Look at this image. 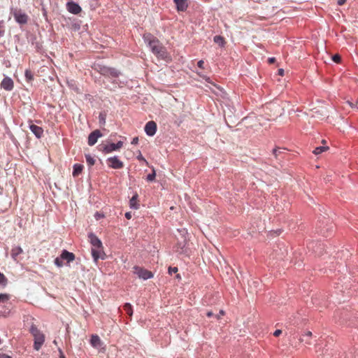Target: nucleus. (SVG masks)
I'll return each mask as SVG.
<instances>
[{
  "label": "nucleus",
  "instance_id": "obj_38",
  "mask_svg": "<svg viewBox=\"0 0 358 358\" xmlns=\"http://www.w3.org/2000/svg\"><path fill=\"white\" fill-rule=\"evenodd\" d=\"M282 334V331L280 330V329H277L274 331L273 333V336H275V337H278L279 336L280 334Z\"/></svg>",
  "mask_w": 358,
  "mask_h": 358
},
{
  "label": "nucleus",
  "instance_id": "obj_51",
  "mask_svg": "<svg viewBox=\"0 0 358 358\" xmlns=\"http://www.w3.org/2000/svg\"><path fill=\"white\" fill-rule=\"evenodd\" d=\"M347 103H348V104H349L352 108H353V107L355 106H354V104H353L352 102L349 101H347Z\"/></svg>",
  "mask_w": 358,
  "mask_h": 358
},
{
  "label": "nucleus",
  "instance_id": "obj_42",
  "mask_svg": "<svg viewBox=\"0 0 358 358\" xmlns=\"http://www.w3.org/2000/svg\"><path fill=\"white\" fill-rule=\"evenodd\" d=\"M132 217V215H131V212H127L125 213V217L128 220L131 219Z\"/></svg>",
  "mask_w": 358,
  "mask_h": 358
},
{
  "label": "nucleus",
  "instance_id": "obj_15",
  "mask_svg": "<svg viewBox=\"0 0 358 358\" xmlns=\"http://www.w3.org/2000/svg\"><path fill=\"white\" fill-rule=\"evenodd\" d=\"M66 8L69 12L73 14H78L81 11L80 6L73 1L68 2L66 4Z\"/></svg>",
  "mask_w": 358,
  "mask_h": 358
},
{
  "label": "nucleus",
  "instance_id": "obj_31",
  "mask_svg": "<svg viewBox=\"0 0 358 358\" xmlns=\"http://www.w3.org/2000/svg\"><path fill=\"white\" fill-rule=\"evenodd\" d=\"M7 284V279L3 274L0 273V285L5 287Z\"/></svg>",
  "mask_w": 358,
  "mask_h": 358
},
{
  "label": "nucleus",
  "instance_id": "obj_24",
  "mask_svg": "<svg viewBox=\"0 0 358 358\" xmlns=\"http://www.w3.org/2000/svg\"><path fill=\"white\" fill-rule=\"evenodd\" d=\"M213 41L215 43L219 45L220 47H224L225 45V40L221 36H215L213 38Z\"/></svg>",
  "mask_w": 358,
  "mask_h": 358
},
{
  "label": "nucleus",
  "instance_id": "obj_28",
  "mask_svg": "<svg viewBox=\"0 0 358 358\" xmlns=\"http://www.w3.org/2000/svg\"><path fill=\"white\" fill-rule=\"evenodd\" d=\"M106 114L103 113H100L99 115V122L101 125H104L106 124Z\"/></svg>",
  "mask_w": 358,
  "mask_h": 358
},
{
  "label": "nucleus",
  "instance_id": "obj_22",
  "mask_svg": "<svg viewBox=\"0 0 358 358\" xmlns=\"http://www.w3.org/2000/svg\"><path fill=\"white\" fill-rule=\"evenodd\" d=\"M319 228H320V234H322L323 236L327 235V232L329 230H333L334 226L331 223H329V224H327L326 226L322 227L321 225L319 226Z\"/></svg>",
  "mask_w": 358,
  "mask_h": 358
},
{
  "label": "nucleus",
  "instance_id": "obj_54",
  "mask_svg": "<svg viewBox=\"0 0 358 358\" xmlns=\"http://www.w3.org/2000/svg\"><path fill=\"white\" fill-rule=\"evenodd\" d=\"M53 343H54L55 345H57V341H56V340H55V341H53Z\"/></svg>",
  "mask_w": 358,
  "mask_h": 358
},
{
  "label": "nucleus",
  "instance_id": "obj_20",
  "mask_svg": "<svg viewBox=\"0 0 358 358\" xmlns=\"http://www.w3.org/2000/svg\"><path fill=\"white\" fill-rule=\"evenodd\" d=\"M101 343H102L101 341L100 338L99 337V336L92 335L91 336L90 344L92 345V346L97 348L101 345Z\"/></svg>",
  "mask_w": 358,
  "mask_h": 358
},
{
  "label": "nucleus",
  "instance_id": "obj_19",
  "mask_svg": "<svg viewBox=\"0 0 358 358\" xmlns=\"http://www.w3.org/2000/svg\"><path fill=\"white\" fill-rule=\"evenodd\" d=\"M23 252L22 249L20 246H16L12 248L10 255L14 260H17V257Z\"/></svg>",
  "mask_w": 358,
  "mask_h": 358
},
{
  "label": "nucleus",
  "instance_id": "obj_8",
  "mask_svg": "<svg viewBox=\"0 0 358 358\" xmlns=\"http://www.w3.org/2000/svg\"><path fill=\"white\" fill-rule=\"evenodd\" d=\"M99 72L103 76H109L113 78L118 77L120 73L117 69L107 66L100 67Z\"/></svg>",
  "mask_w": 358,
  "mask_h": 358
},
{
  "label": "nucleus",
  "instance_id": "obj_37",
  "mask_svg": "<svg viewBox=\"0 0 358 358\" xmlns=\"http://www.w3.org/2000/svg\"><path fill=\"white\" fill-rule=\"evenodd\" d=\"M312 335H313V334H312V332L308 331H307L305 334H303V335L302 336V337H304V338L308 337V338H309L310 339H311V338H312Z\"/></svg>",
  "mask_w": 358,
  "mask_h": 358
},
{
  "label": "nucleus",
  "instance_id": "obj_44",
  "mask_svg": "<svg viewBox=\"0 0 358 358\" xmlns=\"http://www.w3.org/2000/svg\"><path fill=\"white\" fill-rule=\"evenodd\" d=\"M178 270H168V273L169 275H173V273H176Z\"/></svg>",
  "mask_w": 358,
  "mask_h": 358
},
{
  "label": "nucleus",
  "instance_id": "obj_14",
  "mask_svg": "<svg viewBox=\"0 0 358 358\" xmlns=\"http://www.w3.org/2000/svg\"><path fill=\"white\" fill-rule=\"evenodd\" d=\"M1 87L7 91L12 90L14 87L13 80L9 77H5L1 83Z\"/></svg>",
  "mask_w": 358,
  "mask_h": 358
},
{
  "label": "nucleus",
  "instance_id": "obj_52",
  "mask_svg": "<svg viewBox=\"0 0 358 358\" xmlns=\"http://www.w3.org/2000/svg\"><path fill=\"white\" fill-rule=\"evenodd\" d=\"M220 314L221 315H224V312L223 310H220Z\"/></svg>",
  "mask_w": 358,
  "mask_h": 358
},
{
  "label": "nucleus",
  "instance_id": "obj_7",
  "mask_svg": "<svg viewBox=\"0 0 358 358\" xmlns=\"http://www.w3.org/2000/svg\"><path fill=\"white\" fill-rule=\"evenodd\" d=\"M176 251L180 254H185L187 256L189 255L191 251L188 246H187V241L185 238L182 241L178 242L176 246Z\"/></svg>",
  "mask_w": 358,
  "mask_h": 358
},
{
  "label": "nucleus",
  "instance_id": "obj_3",
  "mask_svg": "<svg viewBox=\"0 0 358 358\" xmlns=\"http://www.w3.org/2000/svg\"><path fill=\"white\" fill-rule=\"evenodd\" d=\"M29 332L34 337V348L38 351L45 342V335L37 328V327L32 324L29 328Z\"/></svg>",
  "mask_w": 358,
  "mask_h": 358
},
{
  "label": "nucleus",
  "instance_id": "obj_6",
  "mask_svg": "<svg viewBox=\"0 0 358 358\" xmlns=\"http://www.w3.org/2000/svg\"><path fill=\"white\" fill-rule=\"evenodd\" d=\"M312 117L317 119H323L327 115V110L324 106L315 107L312 109Z\"/></svg>",
  "mask_w": 358,
  "mask_h": 358
},
{
  "label": "nucleus",
  "instance_id": "obj_21",
  "mask_svg": "<svg viewBox=\"0 0 358 358\" xmlns=\"http://www.w3.org/2000/svg\"><path fill=\"white\" fill-rule=\"evenodd\" d=\"M129 206L133 209H138L139 204L138 203V194L134 195L129 201Z\"/></svg>",
  "mask_w": 358,
  "mask_h": 358
},
{
  "label": "nucleus",
  "instance_id": "obj_25",
  "mask_svg": "<svg viewBox=\"0 0 358 358\" xmlns=\"http://www.w3.org/2000/svg\"><path fill=\"white\" fill-rule=\"evenodd\" d=\"M327 150H329L328 146H320V147L315 148V149L313 151V152L315 155H317L322 153L323 152L327 151Z\"/></svg>",
  "mask_w": 358,
  "mask_h": 358
},
{
  "label": "nucleus",
  "instance_id": "obj_53",
  "mask_svg": "<svg viewBox=\"0 0 358 358\" xmlns=\"http://www.w3.org/2000/svg\"><path fill=\"white\" fill-rule=\"evenodd\" d=\"M169 269H171V268H177V267H171V266H169L168 268Z\"/></svg>",
  "mask_w": 358,
  "mask_h": 358
},
{
  "label": "nucleus",
  "instance_id": "obj_2",
  "mask_svg": "<svg viewBox=\"0 0 358 358\" xmlns=\"http://www.w3.org/2000/svg\"><path fill=\"white\" fill-rule=\"evenodd\" d=\"M88 237L92 245L91 254L94 262H96L99 258L103 259L104 252L100 239L92 233H90Z\"/></svg>",
  "mask_w": 358,
  "mask_h": 358
},
{
  "label": "nucleus",
  "instance_id": "obj_32",
  "mask_svg": "<svg viewBox=\"0 0 358 358\" xmlns=\"http://www.w3.org/2000/svg\"><path fill=\"white\" fill-rule=\"evenodd\" d=\"M9 299V296L6 294H0V303H5Z\"/></svg>",
  "mask_w": 358,
  "mask_h": 358
},
{
  "label": "nucleus",
  "instance_id": "obj_56",
  "mask_svg": "<svg viewBox=\"0 0 358 358\" xmlns=\"http://www.w3.org/2000/svg\"><path fill=\"white\" fill-rule=\"evenodd\" d=\"M322 143H326V141H325V140H322Z\"/></svg>",
  "mask_w": 358,
  "mask_h": 358
},
{
  "label": "nucleus",
  "instance_id": "obj_30",
  "mask_svg": "<svg viewBox=\"0 0 358 358\" xmlns=\"http://www.w3.org/2000/svg\"><path fill=\"white\" fill-rule=\"evenodd\" d=\"M155 176H156V172H155V170L153 169L152 172L151 173L148 174L147 176L148 181L152 182V181L155 180Z\"/></svg>",
  "mask_w": 358,
  "mask_h": 358
},
{
  "label": "nucleus",
  "instance_id": "obj_4",
  "mask_svg": "<svg viewBox=\"0 0 358 358\" xmlns=\"http://www.w3.org/2000/svg\"><path fill=\"white\" fill-rule=\"evenodd\" d=\"M76 257L73 252H70L66 250H62L59 257L55 259V264L57 266L61 267L64 266L63 262H66V264L75 260Z\"/></svg>",
  "mask_w": 358,
  "mask_h": 358
},
{
  "label": "nucleus",
  "instance_id": "obj_1",
  "mask_svg": "<svg viewBox=\"0 0 358 358\" xmlns=\"http://www.w3.org/2000/svg\"><path fill=\"white\" fill-rule=\"evenodd\" d=\"M143 38L152 52L158 58L166 59L169 57L166 48L163 46L157 37L150 33H146L143 34Z\"/></svg>",
  "mask_w": 358,
  "mask_h": 358
},
{
  "label": "nucleus",
  "instance_id": "obj_27",
  "mask_svg": "<svg viewBox=\"0 0 358 358\" xmlns=\"http://www.w3.org/2000/svg\"><path fill=\"white\" fill-rule=\"evenodd\" d=\"M86 162L89 166H93L95 163L94 158L90 155H85Z\"/></svg>",
  "mask_w": 358,
  "mask_h": 358
},
{
  "label": "nucleus",
  "instance_id": "obj_26",
  "mask_svg": "<svg viewBox=\"0 0 358 358\" xmlns=\"http://www.w3.org/2000/svg\"><path fill=\"white\" fill-rule=\"evenodd\" d=\"M124 310L128 314L129 316H131L133 314L132 306L130 303H127L123 306Z\"/></svg>",
  "mask_w": 358,
  "mask_h": 358
},
{
  "label": "nucleus",
  "instance_id": "obj_12",
  "mask_svg": "<svg viewBox=\"0 0 358 358\" xmlns=\"http://www.w3.org/2000/svg\"><path fill=\"white\" fill-rule=\"evenodd\" d=\"M145 131L149 136H153L157 131V124L154 121H150L145 126Z\"/></svg>",
  "mask_w": 358,
  "mask_h": 358
},
{
  "label": "nucleus",
  "instance_id": "obj_45",
  "mask_svg": "<svg viewBox=\"0 0 358 358\" xmlns=\"http://www.w3.org/2000/svg\"><path fill=\"white\" fill-rule=\"evenodd\" d=\"M0 358H12V357L6 354H0Z\"/></svg>",
  "mask_w": 358,
  "mask_h": 358
},
{
  "label": "nucleus",
  "instance_id": "obj_9",
  "mask_svg": "<svg viewBox=\"0 0 358 358\" xmlns=\"http://www.w3.org/2000/svg\"><path fill=\"white\" fill-rule=\"evenodd\" d=\"M107 162H108V166L115 169H120L124 166L123 162L116 156L109 157Z\"/></svg>",
  "mask_w": 358,
  "mask_h": 358
},
{
  "label": "nucleus",
  "instance_id": "obj_36",
  "mask_svg": "<svg viewBox=\"0 0 358 358\" xmlns=\"http://www.w3.org/2000/svg\"><path fill=\"white\" fill-rule=\"evenodd\" d=\"M299 340H300L301 342H305L308 345H310L311 344V339H310L308 337H306V338L301 337V338H300Z\"/></svg>",
  "mask_w": 358,
  "mask_h": 358
},
{
  "label": "nucleus",
  "instance_id": "obj_48",
  "mask_svg": "<svg viewBox=\"0 0 358 358\" xmlns=\"http://www.w3.org/2000/svg\"><path fill=\"white\" fill-rule=\"evenodd\" d=\"M278 75L282 76L284 75V70L282 69H278Z\"/></svg>",
  "mask_w": 358,
  "mask_h": 358
},
{
  "label": "nucleus",
  "instance_id": "obj_35",
  "mask_svg": "<svg viewBox=\"0 0 358 358\" xmlns=\"http://www.w3.org/2000/svg\"><path fill=\"white\" fill-rule=\"evenodd\" d=\"M282 153L281 151L279 150L278 148H274L273 150V155L275 156L276 159L278 158V156Z\"/></svg>",
  "mask_w": 358,
  "mask_h": 358
},
{
  "label": "nucleus",
  "instance_id": "obj_16",
  "mask_svg": "<svg viewBox=\"0 0 358 358\" xmlns=\"http://www.w3.org/2000/svg\"><path fill=\"white\" fill-rule=\"evenodd\" d=\"M29 129L38 138H41L43 135V129L41 127L32 124H30Z\"/></svg>",
  "mask_w": 358,
  "mask_h": 358
},
{
  "label": "nucleus",
  "instance_id": "obj_46",
  "mask_svg": "<svg viewBox=\"0 0 358 358\" xmlns=\"http://www.w3.org/2000/svg\"><path fill=\"white\" fill-rule=\"evenodd\" d=\"M346 0H338V4L342 6L345 3Z\"/></svg>",
  "mask_w": 358,
  "mask_h": 358
},
{
  "label": "nucleus",
  "instance_id": "obj_41",
  "mask_svg": "<svg viewBox=\"0 0 358 358\" xmlns=\"http://www.w3.org/2000/svg\"><path fill=\"white\" fill-rule=\"evenodd\" d=\"M138 137L134 138L131 141V144L136 145V144H138Z\"/></svg>",
  "mask_w": 358,
  "mask_h": 358
},
{
  "label": "nucleus",
  "instance_id": "obj_49",
  "mask_svg": "<svg viewBox=\"0 0 358 358\" xmlns=\"http://www.w3.org/2000/svg\"><path fill=\"white\" fill-rule=\"evenodd\" d=\"M213 313L211 311H209L206 313L207 317H210L213 316Z\"/></svg>",
  "mask_w": 358,
  "mask_h": 358
},
{
  "label": "nucleus",
  "instance_id": "obj_34",
  "mask_svg": "<svg viewBox=\"0 0 358 358\" xmlns=\"http://www.w3.org/2000/svg\"><path fill=\"white\" fill-rule=\"evenodd\" d=\"M332 60L336 63H339L341 60V57L339 55L336 54L332 57Z\"/></svg>",
  "mask_w": 358,
  "mask_h": 358
},
{
  "label": "nucleus",
  "instance_id": "obj_17",
  "mask_svg": "<svg viewBox=\"0 0 358 358\" xmlns=\"http://www.w3.org/2000/svg\"><path fill=\"white\" fill-rule=\"evenodd\" d=\"M176 5V8L179 11H184L187 8V3L186 0H173Z\"/></svg>",
  "mask_w": 358,
  "mask_h": 358
},
{
  "label": "nucleus",
  "instance_id": "obj_33",
  "mask_svg": "<svg viewBox=\"0 0 358 358\" xmlns=\"http://www.w3.org/2000/svg\"><path fill=\"white\" fill-rule=\"evenodd\" d=\"M322 245L321 244H319L318 245H316L315 248H313V251L315 253L317 254V255H321L322 254V250L323 249Z\"/></svg>",
  "mask_w": 358,
  "mask_h": 358
},
{
  "label": "nucleus",
  "instance_id": "obj_29",
  "mask_svg": "<svg viewBox=\"0 0 358 358\" xmlns=\"http://www.w3.org/2000/svg\"><path fill=\"white\" fill-rule=\"evenodd\" d=\"M25 77L28 81H31L34 78L32 72L30 70H28V69L26 70L25 71Z\"/></svg>",
  "mask_w": 358,
  "mask_h": 358
},
{
  "label": "nucleus",
  "instance_id": "obj_11",
  "mask_svg": "<svg viewBox=\"0 0 358 358\" xmlns=\"http://www.w3.org/2000/svg\"><path fill=\"white\" fill-rule=\"evenodd\" d=\"M102 136L101 132L99 129H96L91 132L88 136V145L90 146L94 145L99 137Z\"/></svg>",
  "mask_w": 358,
  "mask_h": 358
},
{
  "label": "nucleus",
  "instance_id": "obj_47",
  "mask_svg": "<svg viewBox=\"0 0 358 358\" xmlns=\"http://www.w3.org/2000/svg\"><path fill=\"white\" fill-rule=\"evenodd\" d=\"M275 59L274 57H270V58H268V62H269L270 64H273V63H274V62H275Z\"/></svg>",
  "mask_w": 358,
  "mask_h": 358
},
{
  "label": "nucleus",
  "instance_id": "obj_39",
  "mask_svg": "<svg viewBox=\"0 0 358 358\" xmlns=\"http://www.w3.org/2000/svg\"><path fill=\"white\" fill-rule=\"evenodd\" d=\"M203 64H204V62L203 60H200L197 63V65L200 68V69H203Z\"/></svg>",
  "mask_w": 358,
  "mask_h": 358
},
{
  "label": "nucleus",
  "instance_id": "obj_23",
  "mask_svg": "<svg viewBox=\"0 0 358 358\" xmlns=\"http://www.w3.org/2000/svg\"><path fill=\"white\" fill-rule=\"evenodd\" d=\"M83 166L82 164H76L73 166V177L78 176L83 171Z\"/></svg>",
  "mask_w": 358,
  "mask_h": 358
},
{
  "label": "nucleus",
  "instance_id": "obj_5",
  "mask_svg": "<svg viewBox=\"0 0 358 358\" xmlns=\"http://www.w3.org/2000/svg\"><path fill=\"white\" fill-rule=\"evenodd\" d=\"M11 14L13 15L15 21L20 24H24L28 21V16L26 13H23L20 9H12L11 10Z\"/></svg>",
  "mask_w": 358,
  "mask_h": 358
},
{
  "label": "nucleus",
  "instance_id": "obj_43",
  "mask_svg": "<svg viewBox=\"0 0 358 358\" xmlns=\"http://www.w3.org/2000/svg\"><path fill=\"white\" fill-rule=\"evenodd\" d=\"M178 231L180 233V234L183 236L185 234H187V231L185 229H178Z\"/></svg>",
  "mask_w": 358,
  "mask_h": 358
},
{
  "label": "nucleus",
  "instance_id": "obj_13",
  "mask_svg": "<svg viewBox=\"0 0 358 358\" xmlns=\"http://www.w3.org/2000/svg\"><path fill=\"white\" fill-rule=\"evenodd\" d=\"M134 274L143 280H147L153 277V273L149 270H135Z\"/></svg>",
  "mask_w": 358,
  "mask_h": 358
},
{
  "label": "nucleus",
  "instance_id": "obj_50",
  "mask_svg": "<svg viewBox=\"0 0 358 358\" xmlns=\"http://www.w3.org/2000/svg\"><path fill=\"white\" fill-rule=\"evenodd\" d=\"M59 353H60V358H65L62 350L59 349Z\"/></svg>",
  "mask_w": 358,
  "mask_h": 358
},
{
  "label": "nucleus",
  "instance_id": "obj_55",
  "mask_svg": "<svg viewBox=\"0 0 358 358\" xmlns=\"http://www.w3.org/2000/svg\"><path fill=\"white\" fill-rule=\"evenodd\" d=\"M133 268L137 269V268H140L138 266H134Z\"/></svg>",
  "mask_w": 358,
  "mask_h": 358
},
{
  "label": "nucleus",
  "instance_id": "obj_10",
  "mask_svg": "<svg viewBox=\"0 0 358 358\" xmlns=\"http://www.w3.org/2000/svg\"><path fill=\"white\" fill-rule=\"evenodd\" d=\"M123 145V142L120 141L117 143H110L106 145L103 148V152L105 153H110L113 151L120 149Z\"/></svg>",
  "mask_w": 358,
  "mask_h": 358
},
{
  "label": "nucleus",
  "instance_id": "obj_18",
  "mask_svg": "<svg viewBox=\"0 0 358 358\" xmlns=\"http://www.w3.org/2000/svg\"><path fill=\"white\" fill-rule=\"evenodd\" d=\"M218 264H215L214 266L215 267V268H226L227 267H230L231 268L232 266L231 264H229L226 260L225 259L221 256L220 257V259H218Z\"/></svg>",
  "mask_w": 358,
  "mask_h": 358
},
{
  "label": "nucleus",
  "instance_id": "obj_40",
  "mask_svg": "<svg viewBox=\"0 0 358 358\" xmlns=\"http://www.w3.org/2000/svg\"><path fill=\"white\" fill-rule=\"evenodd\" d=\"M137 159H138V160L144 161V162H145L146 163H148V162H146V160L145 159V158L142 156V155L141 154V152L139 153L138 156L137 157Z\"/></svg>",
  "mask_w": 358,
  "mask_h": 358
}]
</instances>
